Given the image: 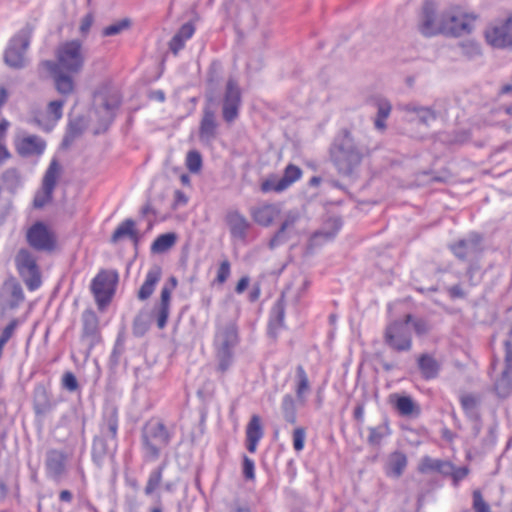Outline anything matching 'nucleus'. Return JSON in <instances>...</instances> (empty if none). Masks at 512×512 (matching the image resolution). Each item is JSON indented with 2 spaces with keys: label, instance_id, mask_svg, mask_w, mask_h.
I'll return each instance as SVG.
<instances>
[{
  "label": "nucleus",
  "instance_id": "f257e3e1",
  "mask_svg": "<svg viewBox=\"0 0 512 512\" xmlns=\"http://www.w3.org/2000/svg\"><path fill=\"white\" fill-rule=\"evenodd\" d=\"M57 61L45 60L42 66L50 73L56 90L62 95L74 91L72 74L79 73L84 66L82 44L79 40H71L60 45L56 52Z\"/></svg>",
  "mask_w": 512,
  "mask_h": 512
},
{
  "label": "nucleus",
  "instance_id": "f03ea898",
  "mask_svg": "<svg viewBox=\"0 0 512 512\" xmlns=\"http://www.w3.org/2000/svg\"><path fill=\"white\" fill-rule=\"evenodd\" d=\"M368 147L350 128H342L329 147V158L338 174L350 177L359 168Z\"/></svg>",
  "mask_w": 512,
  "mask_h": 512
},
{
  "label": "nucleus",
  "instance_id": "7ed1b4c3",
  "mask_svg": "<svg viewBox=\"0 0 512 512\" xmlns=\"http://www.w3.org/2000/svg\"><path fill=\"white\" fill-rule=\"evenodd\" d=\"M172 438V431L163 422L148 421L141 430V445L145 460H158L162 449L170 444Z\"/></svg>",
  "mask_w": 512,
  "mask_h": 512
},
{
  "label": "nucleus",
  "instance_id": "20e7f679",
  "mask_svg": "<svg viewBox=\"0 0 512 512\" xmlns=\"http://www.w3.org/2000/svg\"><path fill=\"white\" fill-rule=\"evenodd\" d=\"M239 342L238 329L235 323H227L219 327L214 337L215 356L218 361L217 370L225 373L234 360V348Z\"/></svg>",
  "mask_w": 512,
  "mask_h": 512
},
{
  "label": "nucleus",
  "instance_id": "39448f33",
  "mask_svg": "<svg viewBox=\"0 0 512 512\" xmlns=\"http://www.w3.org/2000/svg\"><path fill=\"white\" fill-rule=\"evenodd\" d=\"M34 26L27 23L9 41L4 51V63L13 69H22L26 66L25 53L27 52Z\"/></svg>",
  "mask_w": 512,
  "mask_h": 512
},
{
  "label": "nucleus",
  "instance_id": "423d86ee",
  "mask_svg": "<svg viewBox=\"0 0 512 512\" xmlns=\"http://www.w3.org/2000/svg\"><path fill=\"white\" fill-rule=\"evenodd\" d=\"M448 249L459 261L470 263L466 273L471 277L474 271L472 263L481 257L484 250L483 236L471 232L466 237L450 243Z\"/></svg>",
  "mask_w": 512,
  "mask_h": 512
},
{
  "label": "nucleus",
  "instance_id": "0eeeda50",
  "mask_svg": "<svg viewBox=\"0 0 512 512\" xmlns=\"http://www.w3.org/2000/svg\"><path fill=\"white\" fill-rule=\"evenodd\" d=\"M383 343L396 353L410 352L413 347L412 332L402 319L390 321L383 330Z\"/></svg>",
  "mask_w": 512,
  "mask_h": 512
},
{
  "label": "nucleus",
  "instance_id": "6e6552de",
  "mask_svg": "<svg viewBox=\"0 0 512 512\" xmlns=\"http://www.w3.org/2000/svg\"><path fill=\"white\" fill-rule=\"evenodd\" d=\"M118 273L113 270H101L91 282V292L97 306L103 310L112 300L118 284Z\"/></svg>",
  "mask_w": 512,
  "mask_h": 512
},
{
  "label": "nucleus",
  "instance_id": "1a4fd4ad",
  "mask_svg": "<svg viewBox=\"0 0 512 512\" xmlns=\"http://www.w3.org/2000/svg\"><path fill=\"white\" fill-rule=\"evenodd\" d=\"M15 264L28 290L38 289L41 285V273L34 255L29 250L22 248L16 254Z\"/></svg>",
  "mask_w": 512,
  "mask_h": 512
},
{
  "label": "nucleus",
  "instance_id": "9d476101",
  "mask_svg": "<svg viewBox=\"0 0 512 512\" xmlns=\"http://www.w3.org/2000/svg\"><path fill=\"white\" fill-rule=\"evenodd\" d=\"M477 16L461 12L459 9L450 8L443 11V25L451 29L442 31L443 35L459 37L470 34L474 28L473 23Z\"/></svg>",
  "mask_w": 512,
  "mask_h": 512
},
{
  "label": "nucleus",
  "instance_id": "9b49d317",
  "mask_svg": "<svg viewBox=\"0 0 512 512\" xmlns=\"http://www.w3.org/2000/svg\"><path fill=\"white\" fill-rule=\"evenodd\" d=\"M242 92L237 81L230 77L225 86L222 98V118L226 123H233L240 114Z\"/></svg>",
  "mask_w": 512,
  "mask_h": 512
},
{
  "label": "nucleus",
  "instance_id": "f8f14e48",
  "mask_svg": "<svg viewBox=\"0 0 512 512\" xmlns=\"http://www.w3.org/2000/svg\"><path fill=\"white\" fill-rule=\"evenodd\" d=\"M443 12L438 15L436 5L431 0H425L420 14L419 30L425 37H432L442 34V31H449L447 26L443 25Z\"/></svg>",
  "mask_w": 512,
  "mask_h": 512
},
{
  "label": "nucleus",
  "instance_id": "ddd939ff",
  "mask_svg": "<svg viewBox=\"0 0 512 512\" xmlns=\"http://www.w3.org/2000/svg\"><path fill=\"white\" fill-rule=\"evenodd\" d=\"M26 240L31 248L40 252H51L56 247L54 233L42 221L35 222L28 229Z\"/></svg>",
  "mask_w": 512,
  "mask_h": 512
},
{
  "label": "nucleus",
  "instance_id": "4468645a",
  "mask_svg": "<svg viewBox=\"0 0 512 512\" xmlns=\"http://www.w3.org/2000/svg\"><path fill=\"white\" fill-rule=\"evenodd\" d=\"M81 322L80 341L86 347V356H89L91 350L102 341L99 317L94 310L85 309L81 316Z\"/></svg>",
  "mask_w": 512,
  "mask_h": 512
},
{
  "label": "nucleus",
  "instance_id": "2eb2a0df",
  "mask_svg": "<svg viewBox=\"0 0 512 512\" xmlns=\"http://www.w3.org/2000/svg\"><path fill=\"white\" fill-rule=\"evenodd\" d=\"M118 449V439L114 441L108 437L95 435L92 441L91 457L93 463L101 469L106 458L115 462V456Z\"/></svg>",
  "mask_w": 512,
  "mask_h": 512
},
{
  "label": "nucleus",
  "instance_id": "dca6fc26",
  "mask_svg": "<svg viewBox=\"0 0 512 512\" xmlns=\"http://www.w3.org/2000/svg\"><path fill=\"white\" fill-rule=\"evenodd\" d=\"M486 39L495 48L512 49V16L496 24L486 32Z\"/></svg>",
  "mask_w": 512,
  "mask_h": 512
},
{
  "label": "nucleus",
  "instance_id": "f3484780",
  "mask_svg": "<svg viewBox=\"0 0 512 512\" xmlns=\"http://www.w3.org/2000/svg\"><path fill=\"white\" fill-rule=\"evenodd\" d=\"M167 467V461L164 460L157 467L152 469L148 475L146 485L144 487V494L147 497L155 496V506L150 509V512H163L162 498L157 490L161 487L163 481V473Z\"/></svg>",
  "mask_w": 512,
  "mask_h": 512
},
{
  "label": "nucleus",
  "instance_id": "a211bd4d",
  "mask_svg": "<svg viewBox=\"0 0 512 512\" xmlns=\"http://www.w3.org/2000/svg\"><path fill=\"white\" fill-rule=\"evenodd\" d=\"M119 429V411L118 408L109 404L103 409L101 420L99 422V433L97 435L108 437L114 441L118 439Z\"/></svg>",
  "mask_w": 512,
  "mask_h": 512
},
{
  "label": "nucleus",
  "instance_id": "6ab92c4d",
  "mask_svg": "<svg viewBox=\"0 0 512 512\" xmlns=\"http://www.w3.org/2000/svg\"><path fill=\"white\" fill-rule=\"evenodd\" d=\"M225 222L233 239L246 242L251 223L238 210H229L225 216Z\"/></svg>",
  "mask_w": 512,
  "mask_h": 512
},
{
  "label": "nucleus",
  "instance_id": "aec40b11",
  "mask_svg": "<svg viewBox=\"0 0 512 512\" xmlns=\"http://www.w3.org/2000/svg\"><path fill=\"white\" fill-rule=\"evenodd\" d=\"M67 454L64 451L50 449L46 452L45 468L49 478L60 481L66 472Z\"/></svg>",
  "mask_w": 512,
  "mask_h": 512
},
{
  "label": "nucleus",
  "instance_id": "412c9836",
  "mask_svg": "<svg viewBox=\"0 0 512 512\" xmlns=\"http://www.w3.org/2000/svg\"><path fill=\"white\" fill-rule=\"evenodd\" d=\"M177 283V278L175 276H171L168 283H166L161 289L160 302L156 307L157 326L159 329H163L167 324L170 313L171 293L176 288Z\"/></svg>",
  "mask_w": 512,
  "mask_h": 512
},
{
  "label": "nucleus",
  "instance_id": "4be33fe9",
  "mask_svg": "<svg viewBox=\"0 0 512 512\" xmlns=\"http://www.w3.org/2000/svg\"><path fill=\"white\" fill-rule=\"evenodd\" d=\"M56 406L51 393L43 384H37L33 390V410L39 419L45 417Z\"/></svg>",
  "mask_w": 512,
  "mask_h": 512
},
{
  "label": "nucleus",
  "instance_id": "5701e85b",
  "mask_svg": "<svg viewBox=\"0 0 512 512\" xmlns=\"http://www.w3.org/2000/svg\"><path fill=\"white\" fill-rule=\"evenodd\" d=\"M15 149L24 158L40 156L46 149V141L37 135H28L16 141Z\"/></svg>",
  "mask_w": 512,
  "mask_h": 512
},
{
  "label": "nucleus",
  "instance_id": "b1692460",
  "mask_svg": "<svg viewBox=\"0 0 512 512\" xmlns=\"http://www.w3.org/2000/svg\"><path fill=\"white\" fill-rule=\"evenodd\" d=\"M389 403L403 417H417L421 409L411 396L399 393L389 395Z\"/></svg>",
  "mask_w": 512,
  "mask_h": 512
},
{
  "label": "nucleus",
  "instance_id": "393cba45",
  "mask_svg": "<svg viewBox=\"0 0 512 512\" xmlns=\"http://www.w3.org/2000/svg\"><path fill=\"white\" fill-rule=\"evenodd\" d=\"M298 219L299 215L297 213L289 212L286 214L285 219L281 223L279 229L268 242V248L270 250H274L275 248L289 241L291 238V231Z\"/></svg>",
  "mask_w": 512,
  "mask_h": 512
},
{
  "label": "nucleus",
  "instance_id": "a878e982",
  "mask_svg": "<svg viewBox=\"0 0 512 512\" xmlns=\"http://www.w3.org/2000/svg\"><path fill=\"white\" fill-rule=\"evenodd\" d=\"M218 123L215 112L208 106L203 109V116L199 125V139L210 143L217 137Z\"/></svg>",
  "mask_w": 512,
  "mask_h": 512
},
{
  "label": "nucleus",
  "instance_id": "bb28decb",
  "mask_svg": "<svg viewBox=\"0 0 512 512\" xmlns=\"http://www.w3.org/2000/svg\"><path fill=\"white\" fill-rule=\"evenodd\" d=\"M408 464V459L402 451H394L388 455L385 464V473L388 477L400 478Z\"/></svg>",
  "mask_w": 512,
  "mask_h": 512
},
{
  "label": "nucleus",
  "instance_id": "cd10ccee",
  "mask_svg": "<svg viewBox=\"0 0 512 512\" xmlns=\"http://www.w3.org/2000/svg\"><path fill=\"white\" fill-rule=\"evenodd\" d=\"M417 366L425 380L437 378L441 370V364L429 353H422L417 357Z\"/></svg>",
  "mask_w": 512,
  "mask_h": 512
},
{
  "label": "nucleus",
  "instance_id": "c85d7f7f",
  "mask_svg": "<svg viewBox=\"0 0 512 512\" xmlns=\"http://www.w3.org/2000/svg\"><path fill=\"white\" fill-rule=\"evenodd\" d=\"M263 435L261 418L258 415H253L246 427V448L250 453H255Z\"/></svg>",
  "mask_w": 512,
  "mask_h": 512
},
{
  "label": "nucleus",
  "instance_id": "c756f323",
  "mask_svg": "<svg viewBox=\"0 0 512 512\" xmlns=\"http://www.w3.org/2000/svg\"><path fill=\"white\" fill-rule=\"evenodd\" d=\"M285 296L282 293L271 308L268 322L269 333L276 335L280 328L284 327L285 319Z\"/></svg>",
  "mask_w": 512,
  "mask_h": 512
},
{
  "label": "nucleus",
  "instance_id": "7c9ffc66",
  "mask_svg": "<svg viewBox=\"0 0 512 512\" xmlns=\"http://www.w3.org/2000/svg\"><path fill=\"white\" fill-rule=\"evenodd\" d=\"M418 471L422 474L434 471L447 477L449 473H452V462L448 460L433 459L430 456H424L418 465Z\"/></svg>",
  "mask_w": 512,
  "mask_h": 512
},
{
  "label": "nucleus",
  "instance_id": "2f4dec72",
  "mask_svg": "<svg viewBox=\"0 0 512 512\" xmlns=\"http://www.w3.org/2000/svg\"><path fill=\"white\" fill-rule=\"evenodd\" d=\"M162 270L159 266H153L146 274L144 283L138 290L137 297L140 301H145L153 294L157 283L161 279Z\"/></svg>",
  "mask_w": 512,
  "mask_h": 512
},
{
  "label": "nucleus",
  "instance_id": "473e14b6",
  "mask_svg": "<svg viewBox=\"0 0 512 512\" xmlns=\"http://www.w3.org/2000/svg\"><path fill=\"white\" fill-rule=\"evenodd\" d=\"M126 332L125 328L119 330L113 349L109 356L108 367L110 370H116L120 364V360L126 351Z\"/></svg>",
  "mask_w": 512,
  "mask_h": 512
},
{
  "label": "nucleus",
  "instance_id": "72a5a7b5",
  "mask_svg": "<svg viewBox=\"0 0 512 512\" xmlns=\"http://www.w3.org/2000/svg\"><path fill=\"white\" fill-rule=\"evenodd\" d=\"M62 172V167L57 158H53L45 171L42 180V190H46L47 194L53 193L57 184V180Z\"/></svg>",
  "mask_w": 512,
  "mask_h": 512
},
{
  "label": "nucleus",
  "instance_id": "f704fd0d",
  "mask_svg": "<svg viewBox=\"0 0 512 512\" xmlns=\"http://www.w3.org/2000/svg\"><path fill=\"white\" fill-rule=\"evenodd\" d=\"M125 236L129 237L135 245L138 244L139 235L137 233V230L135 229V221L130 218L125 219L115 229L111 236V242L116 243Z\"/></svg>",
  "mask_w": 512,
  "mask_h": 512
},
{
  "label": "nucleus",
  "instance_id": "c9c22d12",
  "mask_svg": "<svg viewBox=\"0 0 512 512\" xmlns=\"http://www.w3.org/2000/svg\"><path fill=\"white\" fill-rule=\"evenodd\" d=\"M403 320L408 327L411 326L413 328L414 333L419 338L428 335L433 329V325L428 319L414 316L410 313L406 314Z\"/></svg>",
  "mask_w": 512,
  "mask_h": 512
},
{
  "label": "nucleus",
  "instance_id": "e433bc0d",
  "mask_svg": "<svg viewBox=\"0 0 512 512\" xmlns=\"http://www.w3.org/2000/svg\"><path fill=\"white\" fill-rule=\"evenodd\" d=\"M277 213L278 210L272 204H266L251 211L253 220L264 227H268L273 223Z\"/></svg>",
  "mask_w": 512,
  "mask_h": 512
},
{
  "label": "nucleus",
  "instance_id": "4c0bfd02",
  "mask_svg": "<svg viewBox=\"0 0 512 512\" xmlns=\"http://www.w3.org/2000/svg\"><path fill=\"white\" fill-rule=\"evenodd\" d=\"M494 390L498 397L508 398L512 394V370L504 369L501 376L494 384Z\"/></svg>",
  "mask_w": 512,
  "mask_h": 512
},
{
  "label": "nucleus",
  "instance_id": "58836bf2",
  "mask_svg": "<svg viewBox=\"0 0 512 512\" xmlns=\"http://www.w3.org/2000/svg\"><path fill=\"white\" fill-rule=\"evenodd\" d=\"M368 431V444L371 446H379L382 440L391 434L388 418L385 417L384 421L376 427H369Z\"/></svg>",
  "mask_w": 512,
  "mask_h": 512
},
{
  "label": "nucleus",
  "instance_id": "ea45409f",
  "mask_svg": "<svg viewBox=\"0 0 512 512\" xmlns=\"http://www.w3.org/2000/svg\"><path fill=\"white\" fill-rule=\"evenodd\" d=\"M177 236L173 232L159 235L151 245V252L161 254L168 251L176 242Z\"/></svg>",
  "mask_w": 512,
  "mask_h": 512
},
{
  "label": "nucleus",
  "instance_id": "a19ab883",
  "mask_svg": "<svg viewBox=\"0 0 512 512\" xmlns=\"http://www.w3.org/2000/svg\"><path fill=\"white\" fill-rule=\"evenodd\" d=\"M151 315L147 311H140L133 319L132 332L135 337L144 336L150 328Z\"/></svg>",
  "mask_w": 512,
  "mask_h": 512
},
{
  "label": "nucleus",
  "instance_id": "79ce46f5",
  "mask_svg": "<svg viewBox=\"0 0 512 512\" xmlns=\"http://www.w3.org/2000/svg\"><path fill=\"white\" fill-rule=\"evenodd\" d=\"M296 378H297V385H296V396L299 402L304 403L305 402V394L310 391V384L308 380V376L305 372V369L302 365H298L296 367Z\"/></svg>",
  "mask_w": 512,
  "mask_h": 512
},
{
  "label": "nucleus",
  "instance_id": "37998d69",
  "mask_svg": "<svg viewBox=\"0 0 512 512\" xmlns=\"http://www.w3.org/2000/svg\"><path fill=\"white\" fill-rule=\"evenodd\" d=\"M281 411L284 420L287 423L295 424L297 422V410L295 400L291 394H286L282 398Z\"/></svg>",
  "mask_w": 512,
  "mask_h": 512
},
{
  "label": "nucleus",
  "instance_id": "c03bdc74",
  "mask_svg": "<svg viewBox=\"0 0 512 512\" xmlns=\"http://www.w3.org/2000/svg\"><path fill=\"white\" fill-rule=\"evenodd\" d=\"M406 111L414 112L417 114L419 122L428 125L430 121H434L437 118V114L429 107L416 106L414 104H407L405 107Z\"/></svg>",
  "mask_w": 512,
  "mask_h": 512
},
{
  "label": "nucleus",
  "instance_id": "a18cd8bd",
  "mask_svg": "<svg viewBox=\"0 0 512 512\" xmlns=\"http://www.w3.org/2000/svg\"><path fill=\"white\" fill-rule=\"evenodd\" d=\"M460 403L468 418L472 420H477L479 418V413L477 411L478 400L474 395H462L460 398Z\"/></svg>",
  "mask_w": 512,
  "mask_h": 512
},
{
  "label": "nucleus",
  "instance_id": "49530a36",
  "mask_svg": "<svg viewBox=\"0 0 512 512\" xmlns=\"http://www.w3.org/2000/svg\"><path fill=\"white\" fill-rule=\"evenodd\" d=\"M392 106L389 101L381 100L377 104V116L374 121V126L378 130L386 128L385 120L389 117Z\"/></svg>",
  "mask_w": 512,
  "mask_h": 512
},
{
  "label": "nucleus",
  "instance_id": "de8ad7c7",
  "mask_svg": "<svg viewBox=\"0 0 512 512\" xmlns=\"http://www.w3.org/2000/svg\"><path fill=\"white\" fill-rule=\"evenodd\" d=\"M1 179L5 188L11 192H14L21 184L20 173L16 168L6 169Z\"/></svg>",
  "mask_w": 512,
  "mask_h": 512
},
{
  "label": "nucleus",
  "instance_id": "09e8293b",
  "mask_svg": "<svg viewBox=\"0 0 512 512\" xmlns=\"http://www.w3.org/2000/svg\"><path fill=\"white\" fill-rule=\"evenodd\" d=\"M301 175H302V170L298 166H296L294 164H289L288 166H286L283 176L280 177L281 183H280L279 187L287 189L295 181L300 179Z\"/></svg>",
  "mask_w": 512,
  "mask_h": 512
},
{
  "label": "nucleus",
  "instance_id": "8fccbe9b",
  "mask_svg": "<svg viewBox=\"0 0 512 512\" xmlns=\"http://www.w3.org/2000/svg\"><path fill=\"white\" fill-rule=\"evenodd\" d=\"M120 106V99L116 95L106 96L103 100L102 107L106 111L107 121L110 124L115 116V111Z\"/></svg>",
  "mask_w": 512,
  "mask_h": 512
},
{
  "label": "nucleus",
  "instance_id": "3c124183",
  "mask_svg": "<svg viewBox=\"0 0 512 512\" xmlns=\"http://www.w3.org/2000/svg\"><path fill=\"white\" fill-rule=\"evenodd\" d=\"M281 183V178H279L277 175H270L268 178H266L264 181H262L260 185V190L263 193H268L271 191L280 193L286 190V188H280L279 185Z\"/></svg>",
  "mask_w": 512,
  "mask_h": 512
},
{
  "label": "nucleus",
  "instance_id": "603ef678",
  "mask_svg": "<svg viewBox=\"0 0 512 512\" xmlns=\"http://www.w3.org/2000/svg\"><path fill=\"white\" fill-rule=\"evenodd\" d=\"M25 299L23 289L19 283H13L11 285V294L8 301L10 309L17 308Z\"/></svg>",
  "mask_w": 512,
  "mask_h": 512
},
{
  "label": "nucleus",
  "instance_id": "864d4df0",
  "mask_svg": "<svg viewBox=\"0 0 512 512\" xmlns=\"http://www.w3.org/2000/svg\"><path fill=\"white\" fill-rule=\"evenodd\" d=\"M461 53L467 59L472 60L481 56L480 45L476 42L469 41L460 45Z\"/></svg>",
  "mask_w": 512,
  "mask_h": 512
},
{
  "label": "nucleus",
  "instance_id": "5fc2aeb1",
  "mask_svg": "<svg viewBox=\"0 0 512 512\" xmlns=\"http://www.w3.org/2000/svg\"><path fill=\"white\" fill-rule=\"evenodd\" d=\"M186 166L192 173H197L200 171L202 167L201 154L196 150L189 151L186 157Z\"/></svg>",
  "mask_w": 512,
  "mask_h": 512
},
{
  "label": "nucleus",
  "instance_id": "6e6d98bb",
  "mask_svg": "<svg viewBox=\"0 0 512 512\" xmlns=\"http://www.w3.org/2000/svg\"><path fill=\"white\" fill-rule=\"evenodd\" d=\"M130 26L129 19H122L114 24L105 27L102 31V35L105 37L115 36L120 34L122 31Z\"/></svg>",
  "mask_w": 512,
  "mask_h": 512
},
{
  "label": "nucleus",
  "instance_id": "4d7b16f0",
  "mask_svg": "<svg viewBox=\"0 0 512 512\" xmlns=\"http://www.w3.org/2000/svg\"><path fill=\"white\" fill-rule=\"evenodd\" d=\"M231 273V264L227 258L220 262L217 270V276L215 282L223 284L227 281Z\"/></svg>",
  "mask_w": 512,
  "mask_h": 512
},
{
  "label": "nucleus",
  "instance_id": "13d9d810",
  "mask_svg": "<svg viewBox=\"0 0 512 512\" xmlns=\"http://www.w3.org/2000/svg\"><path fill=\"white\" fill-rule=\"evenodd\" d=\"M293 448L295 451L300 452L304 448L306 439V430L304 427H297L293 430Z\"/></svg>",
  "mask_w": 512,
  "mask_h": 512
},
{
  "label": "nucleus",
  "instance_id": "bf43d9fd",
  "mask_svg": "<svg viewBox=\"0 0 512 512\" xmlns=\"http://www.w3.org/2000/svg\"><path fill=\"white\" fill-rule=\"evenodd\" d=\"M242 473L246 480L255 479V464L254 461L247 455H243L242 459Z\"/></svg>",
  "mask_w": 512,
  "mask_h": 512
},
{
  "label": "nucleus",
  "instance_id": "052dcab7",
  "mask_svg": "<svg viewBox=\"0 0 512 512\" xmlns=\"http://www.w3.org/2000/svg\"><path fill=\"white\" fill-rule=\"evenodd\" d=\"M473 509L475 512H491L490 506L483 499L482 493L479 490L473 491Z\"/></svg>",
  "mask_w": 512,
  "mask_h": 512
},
{
  "label": "nucleus",
  "instance_id": "680f3d73",
  "mask_svg": "<svg viewBox=\"0 0 512 512\" xmlns=\"http://www.w3.org/2000/svg\"><path fill=\"white\" fill-rule=\"evenodd\" d=\"M19 326V320L13 319L9 322V324L2 330L0 335V343L5 346V344L11 339L13 334L15 333L17 327Z\"/></svg>",
  "mask_w": 512,
  "mask_h": 512
},
{
  "label": "nucleus",
  "instance_id": "e2e57ef3",
  "mask_svg": "<svg viewBox=\"0 0 512 512\" xmlns=\"http://www.w3.org/2000/svg\"><path fill=\"white\" fill-rule=\"evenodd\" d=\"M468 474L469 468L467 466L455 467L452 463V473H449L448 476L452 478L453 485L457 487L459 482L466 478Z\"/></svg>",
  "mask_w": 512,
  "mask_h": 512
},
{
  "label": "nucleus",
  "instance_id": "0e129e2a",
  "mask_svg": "<svg viewBox=\"0 0 512 512\" xmlns=\"http://www.w3.org/2000/svg\"><path fill=\"white\" fill-rule=\"evenodd\" d=\"M28 123L42 129L45 132L51 131L54 126V124H51L48 120H46L45 116L42 114L34 115L28 120Z\"/></svg>",
  "mask_w": 512,
  "mask_h": 512
},
{
  "label": "nucleus",
  "instance_id": "69168bd1",
  "mask_svg": "<svg viewBox=\"0 0 512 512\" xmlns=\"http://www.w3.org/2000/svg\"><path fill=\"white\" fill-rule=\"evenodd\" d=\"M62 386L70 392L76 391L79 387L76 376L72 372H66L62 377Z\"/></svg>",
  "mask_w": 512,
  "mask_h": 512
},
{
  "label": "nucleus",
  "instance_id": "338daca9",
  "mask_svg": "<svg viewBox=\"0 0 512 512\" xmlns=\"http://www.w3.org/2000/svg\"><path fill=\"white\" fill-rule=\"evenodd\" d=\"M64 104V100H54L49 103L48 112L54 116V121L61 119Z\"/></svg>",
  "mask_w": 512,
  "mask_h": 512
},
{
  "label": "nucleus",
  "instance_id": "774afa93",
  "mask_svg": "<svg viewBox=\"0 0 512 512\" xmlns=\"http://www.w3.org/2000/svg\"><path fill=\"white\" fill-rule=\"evenodd\" d=\"M228 512H251V508L248 503L236 499L229 504Z\"/></svg>",
  "mask_w": 512,
  "mask_h": 512
}]
</instances>
